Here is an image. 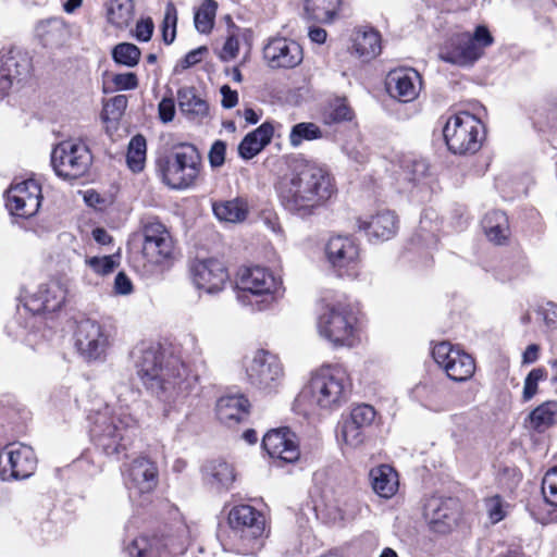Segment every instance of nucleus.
Here are the masks:
<instances>
[{
    "instance_id": "nucleus-1",
    "label": "nucleus",
    "mask_w": 557,
    "mask_h": 557,
    "mask_svg": "<svg viewBox=\"0 0 557 557\" xmlns=\"http://www.w3.org/2000/svg\"><path fill=\"white\" fill-rule=\"evenodd\" d=\"M275 189L283 208L302 219L323 208L337 190L329 170L309 161L295 162L278 178Z\"/></svg>"
},
{
    "instance_id": "nucleus-2",
    "label": "nucleus",
    "mask_w": 557,
    "mask_h": 557,
    "mask_svg": "<svg viewBox=\"0 0 557 557\" xmlns=\"http://www.w3.org/2000/svg\"><path fill=\"white\" fill-rule=\"evenodd\" d=\"M133 355L144 385L160 400L176 404L195 388L197 377L189 373L178 357L165 356L160 344L141 343Z\"/></svg>"
},
{
    "instance_id": "nucleus-3",
    "label": "nucleus",
    "mask_w": 557,
    "mask_h": 557,
    "mask_svg": "<svg viewBox=\"0 0 557 557\" xmlns=\"http://www.w3.org/2000/svg\"><path fill=\"white\" fill-rule=\"evenodd\" d=\"M351 380L341 364H323L312 372L308 384L299 395L312 409L334 411L348 401Z\"/></svg>"
},
{
    "instance_id": "nucleus-4",
    "label": "nucleus",
    "mask_w": 557,
    "mask_h": 557,
    "mask_svg": "<svg viewBox=\"0 0 557 557\" xmlns=\"http://www.w3.org/2000/svg\"><path fill=\"white\" fill-rule=\"evenodd\" d=\"M136 428L137 421L126 408L107 405L94 416L90 436L107 456H119L126 450Z\"/></svg>"
},
{
    "instance_id": "nucleus-5",
    "label": "nucleus",
    "mask_w": 557,
    "mask_h": 557,
    "mask_svg": "<svg viewBox=\"0 0 557 557\" xmlns=\"http://www.w3.org/2000/svg\"><path fill=\"white\" fill-rule=\"evenodd\" d=\"M143 253L135 268L143 275L160 274L174 260V242L164 224L156 218L143 221Z\"/></svg>"
},
{
    "instance_id": "nucleus-6",
    "label": "nucleus",
    "mask_w": 557,
    "mask_h": 557,
    "mask_svg": "<svg viewBox=\"0 0 557 557\" xmlns=\"http://www.w3.org/2000/svg\"><path fill=\"white\" fill-rule=\"evenodd\" d=\"M201 157L191 144H180L157 161V170L164 184L172 189L191 187L199 175Z\"/></svg>"
},
{
    "instance_id": "nucleus-7",
    "label": "nucleus",
    "mask_w": 557,
    "mask_h": 557,
    "mask_svg": "<svg viewBox=\"0 0 557 557\" xmlns=\"http://www.w3.org/2000/svg\"><path fill=\"white\" fill-rule=\"evenodd\" d=\"M237 287L242 301L263 310L280 295L282 281L265 268H245L238 274Z\"/></svg>"
},
{
    "instance_id": "nucleus-8",
    "label": "nucleus",
    "mask_w": 557,
    "mask_h": 557,
    "mask_svg": "<svg viewBox=\"0 0 557 557\" xmlns=\"http://www.w3.org/2000/svg\"><path fill=\"white\" fill-rule=\"evenodd\" d=\"M493 44V37L488 29L476 26L474 34L458 33L453 35L442 48L440 57L443 61L459 65L470 66L483 54L484 48Z\"/></svg>"
},
{
    "instance_id": "nucleus-9",
    "label": "nucleus",
    "mask_w": 557,
    "mask_h": 557,
    "mask_svg": "<svg viewBox=\"0 0 557 557\" xmlns=\"http://www.w3.org/2000/svg\"><path fill=\"white\" fill-rule=\"evenodd\" d=\"M443 134L453 153H474L482 145L483 125L474 115L459 112L447 120Z\"/></svg>"
},
{
    "instance_id": "nucleus-10",
    "label": "nucleus",
    "mask_w": 557,
    "mask_h": 557,
    "mask_svg": "<svg viewBox=\"0 0 557 557\" xmlns=\"http://www.w3.org/2000/svg\"><path fill=\"white\" fill-rule=\"evenodd\" d=\"M356 317L348 305H327L319 315L317 327L320 336L334 346H351Z\"/></svg>"
},
{
    "instance_id": "nucleus-11",
    "label": "nucleus",
    "mask_w": 557,
    "mask_h": 557,
    "mask_svg": "<svg viewBox=\"0 0 557 557\" xmlns=\"http://www.w3.org/2000/svg\"><path fill=\"white\" fill-rule=\"evenodd\" d=\"M92 163L88 147L81 141L64 140L51 152V165L54 173L66 181L84 176Z\"/></svg>"
},
{
    "instance_id": "nucleus-12",
    "label": "nucleus",
    "mask_w": 557,
    "mask_h": 557,
    "mask_svg": "<svg viewBox=\"0 0 557 557\" xmlns=\"http://www.w3.org/2000/svg\"><path fill=\"white\" fill-rule=\"evenodd\" d=\"M247 382L256 389L271 394L284 379V369L277 356L268 350H257L245 362Z\"/></svg>"
},
{
    "instance_id": "nucleus-13",
    "label": "nucleus",
    "mask_w": 557,
    "mask_h": 557,
    "mask_svg": "<svg viewBox=\"0 0 557 557\" xmlns=\"http://www.w3.org/2000/svg\"><path fill=\"white\" fill-rule=\"evenodd\" d=\"M37 458L32 447L24 444H9L0 449V478L24 480L36 470Z\"/></svg>"
},
{
    "instance_id": "nucleus-14",
    "label": "nucleus",
    "mask_w": 557,
    "mask_h": 557,
    "mask_svg": "<svg viewBox=\"0 0 557 557\" xmlns=\"http://www.w3.org/2000/svg\"><path fill=\"white\" fill-rule=\"evenodd\" d=\"M75 345L78 352L87 361L101 360L110 345L109 333L97 321L84 319L77 323Z\"/></svg>"
},
{
    "instance_id": "nucleus-15",
    "label": "nucleus",
    "mask_w": 557,
    "mask_h": 557,
    "mask_svg": "<svg viewBox=\"0 0 557 557\" xmlns=\"http://www.w3.org/2000/svg\"><path fill=\"white\" fill-rule=\"evenodd\" d=\"M432 356L435 362L453 381L465 382L474 374V359L469 354L454 348L448 342H442L435 345L432 350Z\"/></svg>"
},
{
    "instance_id": "nucleus-16",
    "label": "nucleus",
    "mask_w": 557,
    "mask_h": 557,
    "mask_svg": "<svg viewBox=\"0 0 557 557\" xmlns=\"http://www.w3.org/2000/svg\"><path fill=\"white\" fill-rule=\"evenodd\" d=\"M41 187L33 178L12 184L7 191V207L21 218L35 215L41 205Z\"/></svg>"
},
{
    "instance_id": "nucleus-17",
    "label": "nucleus",
    "mask_w": 557,
    "mask_h": 557,
    "mask_svg": "<svg viewBox=\"0 0 557 557\" xmlns=\"http://www.w3.org/2000/svg\"><path fill=\"white\" fill-rule=\"evenodd\" d=\"M187 548L186 541L174 535L139 536L126 547L129 557H170L183 554Z\"/></svg>"
},
{
    "instance_id": "nucleus-18",
    "label": "nucleus",
    "mask_w": 557,
    "mask_h": 557,
    "mask_svg": "<svg viewBox=\"0 0 557 557\" xmlns=\"http://www.w3.org/2000/svg\"><path fill=\"white\" fill-rule=\"evenodd\" d=\"M263 59L273 70L294 69L304 59L302 48L298 42L285 37H273L263 47Z\"/></svg>"
},
{
    "instance_id": "nucleus-19",
    "label": "nucleus",
    "mask_w": 557,
    "mask_h": 557,
    "mask_svg": "<svg viewBox=\"0 0 557 557\" xmlns=\"http://www.w3.org/2000/svg\"><path fill=\"white\" fill-rule=\"evenodd\" d=\"M190 273L195 285L208 294L221 292L228 281L227 269L214 258L195 260L190 265Z\"/></svg>"
},
{
    "instance_id": "nucleus-20",
    "label": "nucleus",
    "mask_w": 557,
    "mask_h": 557,
    "mask_svg": "<svg viewBox=\"0 0 557 557\" xmlns=\"http://www.w3.org/2000/svg\"><path fill=\"white\" fill-rule=\"evenodd\" d=\"M159 470L152 460L146 457L134 459L125 474V484L131 493L150 494L158 485Z\"/></svg>"
},
{
    "instance_id": "nucleus-21",
    "label": "nucleus",
    "mask_w": 557,
    "mask_h": 557,
    "mask_svg": "<svg viewBox=\"0 0 557 557\" xmlns=\"http://www.w3.org/2000/svg\"><path fill=\"white\" fill-rule=\"evenodd\" d=\"M30 60L20 52L10 51L0 57V96H4L16 85L30 77Z\"/></svg>"
},
{
    "instance_id": "nucleus-22",
    "label": "nucleus",
    "mask_w": 557,
    "mask_h": 557,
    "mask_svg": "<svg viewBox=\"0 0 557 557\" xmlns=\"http://www.w3.org/2000/svg\"><path fill=\"white\" fill-rule=\"evenodd\" d=\"M421 85V76L412 67L395 69L386 77V88L389 95L401 102L414 100L419 95Z\"/></svg>"
},
{
    "instance_id": "nucleus-23",
    "label": "nucleus",
    "mask_w": 557,
    "mask_h": 557,
    "mask_svg": "<svg viewBox=\"0 0 557 557\" xmlns=\"http://www.w3.org/2000/svg\"><path fill=\"white\" fill-rule=\"evenodd\" d=\"M262 446L271 458L283 462H294L300 456L296 434L288 429L269 431L262 440Z\"/></svg>"
},
{
    "instance_id": "nucleus-24",
    "label": "nucleus",
    "mask_w": 557,
    "mask_h": 557,
    "mask_svg": "<svg viewBox=\"0 0 557 557\" xmlns=\"http://www.w3.org/2000/svg\"><path fill=\"white\" fill-rule=\"evenodd\" d=\"M411 396L424 408L441 412L449 408L448 391L443 380L430 377L411 389Z\"/></svg>"
},
{
    "instance_id": "nucleus-25",
    "label": "nucleus",
    "mask_w": 557,
    "mask_h": 557,
    "mask_svg": "<svg viewBox=\"0 0 557 557\" xmlns=\"http://www.w3.org/2000/svg\"><path fill=\"white\" fill-rule=\"evenodd\" d=\"M67 290L58 281L40 285L38 290L26 301L25 307L36 313L55 312L65 302Z\"/></svg>"
},
{
    "instance_id": "nucleus-26",
    "label": "nucleus",
    "mask_w": 557,
    "mask_h": 557,
    "mask_svg": "<svg viewBox=\"0 0 557 557\" xmlns=\"http://www.w3.org/2000/svg\"><path fill=\"white\" fill-rule=\"evenodd\" d=\"M424 518L435 532H448L457 520L456 500L441 497L430 498L424 506Z\"/></svg>"
},
{
    "instance_id": "nucleus-27",
    "label": "nucleus",
    "mask_w": 557,
    "mask_h": 557,
    "mask_svg": "<svg viewBox=\"0 0 557 557\" xmlns=\"http://www.w3.org/2000/svg\"><path fill=\"white\" fill-rule=\"evenodd\" d=\"M357 226L366 232L369 239L388 240L398 231V220L394 212L384 210L370 219H357Z\"/></svg>"
},
{
    "instance_id": "nucleus-28",
    "label": "nucleus",
    "mask_w": 557,
    "mask_h": 557,
    "mask_svg": "<svg viewBox=\"0 0 557 557\" xmlns=\"http://www.w3.org/2000/svg\"><path fill=\"white\" fill-rule=\"evenodd\" d=\"M325 252L329 262L338 271L354 267L359 257L357 244L346 236L330 238L325 247Z\"/></svg>"
},
{
    "instance_id": "nucleus-29",
    "label": "nucleus",
    "mask_w": 557,
    "mask_h": 557,
    "mask_svg": "<svg viewBox=\"0 0 557 557\" xmlns=\"http://www.w3.org/2000/svg\"><path fill=\"white\" fill-rule=\"evenodd\" d=\"M201 471L205 483L216 492L228 491L236 479L233 466L222 459L207 461Z\"/></svg>"
},
{
    "instance_id": "nucleus-30",
    "label": "nucleus",
    "mask_w": 557,
    "mask_h": 557,
    "mask_svg": "<svg viewBox=\"0 0 557 557\" xmlns=\"http://www.w3.org/2000/svg\"><path fill=\"white\" fill-rule=\"evenodd\" d=\"M232 529L247 531L252 537H258L264 530L262 515L249 505L235 506L228 513Z\"/></svg>"
},
{
    "instance_id": "nucleus-31",
    "label": "nucleus",
    "mask_w": 557,
    "mask_h": 557,
    "mask_svg": "<svg viewBox=\"0 0 557 557\" xmlns=\"http://www.w3.org/2000/svg\"><path fill=\"white\" fill-rule=\"evenodd\" d=\"M249 401L244 395H227L216 403V416L227 425L242 422L248 414Z\"/></svg>"
},
{
    "instance_id": "nucleus-32",
    "label": "nucleus",
    "mask_w": 557,
    "mask_h": 557,
    "mask_svg": "<svg viewBox=\"0 0 557 557\" xmlns=\"http://www.w3.org/2000/svg\"><path fill=\"white\" fill-rule=\"evenodd\" d=\"M180 111L190 121H202L209 116V104L200 97L195 87H182L177 90Z\"/></svg>"
},
{
    "instance_id": "nucleus-33",
    "label": "nucleus",
    "mask_w": 557,
    "mask_h": 557,
    "mask_svg": "<svg viewBox=\"0 0 557 557\" xmlns=\"http://www.w3.org/2000/svg\"><path fill=\"white\" fill-rule=\"evenodd\" d=\"M274 128L271 123H263L255 131L248 133L238 145V154L245 160L256 157L270 144Z\"/></svg>"
},
{
    "instance_id": "nucleus-34",
    "label": "nucleus",
    "mask_w": 557,
    "mask_h": 557,
    "mask_svg": "<svg viewBox=\"0 0 557 557\" xmlns=\"http://www.w3.org/2000/svg\"><path fill=\"white\" fill-rule=\"evenodd\" d=\"M104 8L111 26L125 29L132 24L135 15L134 0H107Z\"/></svg>"
},
{
    "instance_id": "nucleus-35",
    "label": "nucleus",
    "mask_w": 557,
    "mask_h": 557,
    "mask_svg": "<svg viewBox=\"0 0 557 557\" xmlns=\"http://www.w3.org/2000/svg\"><path fill=\"white\" fill-rule=\"evenodd\" d=\"M352 42L354 51L364 60H371L381 52V36L372 28L357 29Z\"/></svg>"
},
{
    "instance_id": "nucleus-36",
    "label": "nucleus",
    "mask_w": 557,
    "mask_h": 557,
    "mask_svg": "<svg viewBox=\"0 0 557 557\" xmlns=\"http://www.w3.org/2000/svg\"><path fill=\"white\" fill-rule=\"evenodd\" d=\"M373 491L384 498L392 497L398 487L397 474L388 465H381L370 471Z\"/></svg>"
},
{
    "instance_id": "nucleus-37",
    "label": "nucleus",
    "mask_w": 557,
    "mask_h": 557,
    "mask_svg": "<svg viewBox=\"0 0 557 557\" xmlns=\"http://www.w3.org/2000/svg\"><path fill=\"white\" fill-rule=\"evenodd\" d=\"M482 226L487 238L495 244H503L509 236V223L505 212L493 210L485 214Z\"/></svg>"
},
{
    "instance_id": "nucleus-38",
    "label": "nucleus",
    "mask_w": 557,
    "mask_h": 557,
    "mask_svg": "<svg viewBox=\"0 0 557 557\" xmlns=\"http://www.w3.org/2000/svg\"><path fill=\"white\" fill-rule=\"evenodd\" d=\"M35 30L36 35L45 46L61 45L69 34L64 21L60 17H51L46 21H40L36 25Z\"/></svg>"
},
{
    "instance_id": "nucleus-39",
    "label": "nucleus",
    "mask_w": 557,
    "mask_h": 557,
    "mask_svg": "<svg viewBox=\"0 0 557 557\" xmlns=\"http://www.w3.org/2000/svg\"><path fill=\"white\" fill-rule=\"evenodd\" d=\"M342 0H306L305 12L308 18L319 23H331L337 15Z\"/></svg>"
},
{
    "instance_id": "nucleus-40",
    "label": "nucleus",
    "mask_w": 557,
    "mask_h": 557,
    "mask_svg": "<svg viewBox=\"0 0 557 557\" xmlns=\"http://www.w3.org/2000/svg\"><path fill=\"white\" fill-rule=\"evenodd\" d=\"M212 210L219 220L231 223L244 221L248 213L246 202L239 198L213 202Z\"/></svg>"
},
{
    "instance_id": "nucleus-41",
    "label": "nucleus",
    "mask_w": 557,
    "mask_h": 557,
    "mask_svg": "<svg viewBox=\"0 0 557 557\" xmlns=\"http://www.w3.org/2000/svg\"><path fill=\"white\" fill-rule=\"evenodd\" d=\"M323 137L322 129L312 122H300L295 124L289 133V144L297 148L304 141H311Z\"/></svg>"
},
{
    "instance_id": "nucleus-42",
    "label": "nucleus",
    "mask_w": 557,
    "mask_h": 557,
    "mask_svg": "<svg viewBox=\"0 0 557 557\" xmlns=\"http://www.w3.org/2000/svg\"><path fill=\"white\" fill-rule=\"evenodd\" d=\"M147 143L144 136H134L129 144L126 154V162L128 168L134 172L143 171L146 162Z\"/></svg>"
},
{
    "instance_id": "nucleus-43",
    "label": "nucleus",
    "mask_w": 557,
    "mask_h": 557,
    "mask_svg": "<svg viewBox=\"0 0 557 557\" xmlns=\"http://www.w3.org/2000/svg\"><path fill=\"white\" fill-rule=\"evenodd\" d=\"M557 413V403L546 401L536 407L529 416L531 426L544 431L554 423Z\"/></svg>"
},
{
    "instance_id": "nucleus-44",
    "label": "nucleus",
    "mask_w": 557,
    "mask_h": 557,
    "mask_svg": "<svg viewBox=\"0 0 557 557\" xmlns=\"http://www.w3.org/2000/svg\"><path fill=\"white\" fill-rule=\"evenodd\" d=\"M216 2L213 0H205L194 16L196 29L201 34H209L214 25Z\"/></svg>"
},
{
    "instance_id": "nucleus-45",
    "label": "nucleus",
    "mask_w": 557,
    "mask_h": 557,
    "mask_svg": "<svg viewBox=\"0 0 557 557\" xmlns=\"http://www.w3.org/2000/svg\"><path fill=\"white\" fill-rule=\"evenodd\" d=\"M140 49L131 42L117 44L112 49V59L115 63L127 67H134L140 60Z\"/></svg>"
},
{
    "instance_id": "nucleus-46",
    "label": "nucleus",
    "mask_w": 557,
    "mask_h": 557,
    "mask_svg": "<svg viewBox=\"0 0 557 557\" xmlns=\"http://www.w3.org/2000/svg\"><path fill=\"white\" fill-rule=\"evenodd\" d=\"M363 430L346 418L341 425L339 436L345 444L356 447L363 442Z\"/></svg>"
},
{
    "instance_id": "nucleus-47",
    "label": "nucleus",
    "mask_w": 557,
    "mask_h": 557,
    "mask_svg": "<svg viewBox=\"0 0 557 557\" xmlns=\"http://www.w3.org/2000/svg\"><path fill=\"white\" fill-rule=\"evenodd\" d=\"M547 372L544 368H535L529 372L524 379L522 399L524 401L531 400L537 393L539 382L545 380Z\"/></svg>"
},
{
    "instance_id": "nucleus-48",
    "label": "nucleus",
    "mask_w": 557,
    "mask_h": 557,
    "mask_svg": "<svg viewBox=\"0 0 557 557\" xmlns=\"http://www.w3.org/2000/svg\"><path fill=\"white\" fill-rule=\"evenodd\" d=\"M542 493L547 504L557 507V467L545 473L542 481Z\"/></svg>"
},
{
    "instance_id": "nucleus-49",
    "label": "nucleus",
    "mask_w": 557,
    "mask_h": 557,
    "mask_svg": "<svg viewBox=\"0 0 557 557\" xmlns=\"http://www.w3.org/2000/svg\"><path fill=\"white\" fill-rule=\"evenodd\" d=\"M352 423L366 429L372 424L375 419V410L370 405H358L352 408L349 417H347Z\"/></svg>"
},
{
    "instance_id": "nucleus-50",
    "label": "nucleus",
    "mask_w": 557,
    "mask_h": 557,
    "mask_svg": "<svg viewBox=\"0 0 557 557\" xmlns=\"http://www.w3.org/2000/svg\"><path fill=\"white\" fill-rule=\"evenodd\" d=\"M86 263L98 274L106 275L115 268V262L111 256L92 257L86 260Z\"/></svg>"
},
{
    "instance_id": "nucleus-51",
    "label": "nucleus",
    "mask_w": 557,
    "mask_h": 557,
    "mask_svg": "<svg viewBox=\"0 0 557 557\" xmlns=\"http://www.w3.org/2000/svg\"><path fill=\"white\" fill-rule=\"evenodd\" d=\"M127 102L125 95H117L106 102L103 110L108 115L117 119L124 113Z\"/></svg>"
},
{
    "instance_id": "nucleus-52",
    "label": "nucleus",
    "mask_w": 557,
    "mask_h": 557,
    "mask_svg": "<svg viewBox=\"0 0 557 557\" xmlns=\"http://www.w3.org/2000/svg\"><path fill=\"white\" fill-rule=\"evenodd\" d=\"M112 82L117 90H133L138 87V77L133 72L115 74Z\"/></svg>"
},
{
    "instance_id": "nucleus-53",
    "label": "nucleus",
    "mask_w": 557,
    "mask_h": 557,
    "mask_svg": "<svg viewBox=\"0 0 557 557\" xmlns=\"http://www.w3.org/2000/svg\"><path fill=\"white\" fill-rule=\"evenodd\" d=\"M226 153V144L223 140H215L208 154L209 163L212 168H220L224 164Z\"/></svg>"
},
{
    "instance_id": "nucleus-54",
    "label": "nucleus",
    "mask_w": 557,
    "mask_h": 557,
    "mask_svg": "<svg viewBox=\"0 0 557 557\" xmlns=\"http://www.w3.org/2000/svg\"><path fill=\"white\" fill-rule=\"evenodd\" d=\"M429 173V163L425 160H414L411 162L407 172V180L412 183H418L424 178Z\"/></svg>"
},
{
    "instance_id": "nucleus-55",
    "label": "nucleus",
    "mask_w": 557,
    "mask_h": 557,
    "mask_svg": "<svg viewBox=\"0 0 557 557\" xmlns=\"http://www.w3.org/2000/svg\"><path fill=\"white\" fill-rule=\"evenodd\" d=\"M208 53V48L206 46L198 47L197 49H194L189 51L181 61L180 66L182 70L189 69L199 62H201L203 55Z\"/></svg>"
},
{
    "instance_id": "nucleus-56",
    "label": "nucleus",
    "mask_w": 557,
    "mask_h": 557,
    "mask_svg": "<svg viewBox=\"0 0 557 557\" xmlns=\"http://www.w3.org/2000/svg\"><path fill=\"white\" fill-rule=\"evenodd\" d=\"M153 22L150 17L143 18L137 22L135 29V37L139 41H149L153 34Z\"/></svg>"
},
{
    "instance_id": "nucleus-57",
    "label": "nucleus",
    "mask_w": 557,
    "mask_h": 557,
    "mask_svg": "<svg viewBox=\"0 0 557 557\" xmlns=\"http://www.w3.org/2000/svg\"><path fill=\"white\" fill-rule=\"evenodd\" d=\"M238 49H239V41H238L237 37L234 35H231L227 37L226 41L223 45V48L220 52V58L223 61H230L237 55Z\"/></svg>"
},
{
    "instance_id": "nucleus-58",
    "label": "nucleus",
    "mask_w": 557,
    "mask_h": 557,
    "mask_svg": "<svg viewBox=\"0 0 557 557\" xmlns=\"http://www.w3.org/2000/svg\"><path fill=\"white\" fill-rule=\"evenodd\" d=\"M352 117V111L344 101H337L330 113L333 122L348 121Z\"/></svg>"
},
{
    "instance_id": "nucleus-59",
    "label": "nucleus",
    "mask_w": 557,
    "mask_h": 557,
    "mask_svg": "<svg viewBox=\"0 0 557 557\" xmlns=\"http://www.w3.org/2000/svg\"><path fill=\"white\" fill-rule=\"evenodd\" d=\"M159 116L163 123H169L175 115V103L172 98H163L158 106Z\"/></svg>"
},
{
    "instance_id": "nucleus-60",
    "label": "nucleus",
    "mask_w": 557,
    "mask_h": 557,
    "mask_svg": "<svg viewBox=\"0 0 557 557\" xmlns=\"http://www.w3.org/2000/svg\"><path fill=\"white\" fill-rule=\"evenodd\" d=\"M114 289L120 295H128L133 290V284L124 272H119L114 280Z\"/></svg>"
},
{
    "instance_id": "nucleus-61",
    "label": "nucleus",
    "mask_w": 557,
    "mask_h": 557,
    "mask_svg": "<svg viewBox=\"0 0 557 557\" xmlns=\"http://www.w3.org/2000/svg\"><path fill=\"white\" fill-rule=\"evenodd\" d=\"M222 95V107L225 109L234 108L238 102V94L233 90L228 85H223L220 89Z\"/></svg>"
},
{
    "instance_id": "nucleus-62",
    "label": "nucleus",
    "mask_w": 557,
    "mask_h": 557,
    "mask_svg": "<svg viewBox=\"0 0 557 557\" xmlns=\"http://www.w3.org/2000/svg\"><path fill=\"white\" fill-rule=\"evenodd\" d=\"M177 24V11L172 2H169L165 8L162 29L175 28Z\"/></svg>"
},
{
    "instance_id": "nucleus-63",
    "label": "nucleus",
    "mask_w": 557,
    "mask_h": 557,
    "mask_svg": "<svg viewBox=\"0 0 557 557\" xmlns=\"http://www.w3.org/2000/svg\"><path fill=\"white\" fill-rule=\"evenodd\" d=\"M262 222L274 234L280 235V236L283 234V230H282L281 223H280L276 214H274V213L263 214Z\"/></svg>"
},
{
    "instance_id": "nucleus-64",
    "label": "nucleus",
    "mask_w": 557,
    "mask_h": 557,
    "mask_svg": "<svg viewBox=\"0 0 557 557\" xmlns=\"http://www.w3.org/2000/svg\"><path fill=\"white\" fill-rule=\"evenodd\" d=\"M488 516L493 523L499 522L504 518L503 508L498 498L488 502Z\"/></svg>"
}]
</instances>
